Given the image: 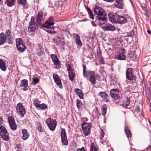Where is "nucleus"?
I'll list each match as a JSON object with an SVG mask.
<instances>
[{
	"instance_id": "2eb2a0df",
	"label": "nucleus",
	"mask_w": 151,
	"mask_h": 151,
	"mask_svg": "<svg viewBox=\"0 0 151 151\" xmlns=\"http://www.w3.org/2000/svg\"><path fill=\"white\" fill-rule=\"evenodd\" d=\"M53 41L58 46L62 47L64 45L65 43L63 39L60 37L58 36L56 38H54L53 39Z\"/></svg>"
},
{
	"instance_id": "79ce46f5",
	"label": "nucleus",
	"mask_w": 151,
	"mask_h": 151,
	"mask_svg": "<svg viewBox=\"0 0 151 151\" xmlns=\"http://www.w3.org/2000/svg\"><path fill=\"white\" fill-rule=\"evenodd\" d=\"M73 35L74 38L75 39L76 41L80 39V36L76 34H73Z\"/></svg>"
},
{
	"instance_id": "9d476101",
	"label": "nucleus",
	"mask_w": 151,
	"mask_h": 151,
	"mask_svg": "<svg viewBox=\"0 0 151 151\" xmlns=\"http://www.w3.org/2000/svg\"><path fill=\"white\" fill-rule=\"evenodd\" d=\"M91 124L89 123L83 122L82 124V129L84 132V134L86 136L90 134L89 131L91 129Z\"/></svg>"
},
{
	"instance_id": "f8f14e48",
	"label": "nucleus",
	"mask_w": 151,
	"mask_h": 151,
	"mask_svg": "<svg viewBox=\"0 0 151 151\" xmlns=\"http://www.w3.org/2000/svg\"><path fill=\"white\" fill-rule=\"evenodd\" d=\"M61 136L63 145H68V140L67 137L66 132L64 128H63L62 129Z\"/></svg>"
},
{
	"instance_id": "0e129e2a",
	"label": "nucleus",
	"mask_w": 151,
	"mask_h": 151,
	"mask_svg": "<svg viewBox=\"0 0 151 151\" xmlns=\"http://www.w3.org/2000/svg\"><path fill=\"white\" fill-rule=\"evenodd\" d=\"M150 107H151V103L150 104Z\"/></svg>"
},
{
	"instance_id": "6e6552de",
	"label": "nucleus",
	"mask_w": 151,
	"mask_h": 151,
	"mask_svg": "<svg viewBox=\"0 0 151 151\" xmlns=\"http://www.w3.org/2000/svg\"><path fill=\"white\" fill-rule=\"evenodd\" d=\"M16 46L19 51L22 52L24 51L26 47L24 45V43L22 40L20 38L16 39Z\"/></svg>"
},
{
	"instance_id": "c756f323",
	"label": "nucleus",
	"mask_w": 151,
	"mask_h": 151,
	"mask_svg": "<svg viewBox=\"0 0 151 151\" xmlns=\"http://www.w3.org/2000/svg\"><path fill=\"white\" fill-rule=\"evenodd\" d=\"M16 0H6L7 5L9 6H11L14 5Z\"/></svg>"
},
{
	"instance_id": "6ab92c4d",
	"label": "nucleus",
	"mask_w": 151,
	"mask_h": 151,
	"mask_svg": "<svg viewBox=\"0 0 151 151\" xmlns=\"http://www.w3.org/2000/svg\"><path fill=\"white\" fill-rule=\"evenodd\" d=\"M28 81L27 80L24 79L22 80L20 86L24 91H26L28 88Z\"/></svg>"
},
{
	"instance_id": "bf43d9fd",
	"label": "nucleus",
	"mask_w": 151,
	"mask_h": 151,
	"mask_svg": "<svg viewBox=\"0 0 151 151\" xmlns=\"http://www.w3.org/2000/svg\"><path fill=\"white\" fill-rule=\"evenodd\" d=\"M147 32L149 34H151V31L150 30H148L147 31Z\"/></svg>"
},
{
	"instance_id": "39448f33",
	"label": "nucleus",
	"mask_w": 151,
	"mask_h": 151,
	"mask_svg": "<svg viewBox=\"0 0 151 151\" xmlns=\"http://www.w3.org/2000/svg\"><path fill=\"white\" fill-rule=\"evenodd\" d=\"M0 135L4 140L6 141L9 140V133L6 128L2 125L0 126Z\"/></svg>"
},
{
	"instance_id": "9b49d317",
	"label": "nucleus",
	"mask_w": 151,
	"mask_h": 151,
	"mask_svg": "<svg viewBox=\"0 0 151 151\" xmlns=\"http://www.w3.org/2000/svg\"><path fill=\"white\" fill-rule=\"evenodd\" d=\"M132 70L130 68H128L126 71V78L129 80L133 81L135 79V76L132 73Z\"/></svg>"
},
{
	"instance_id": "c03bdc74",
	"label": "nucleus",
	"mask_w": 151,
	"mask_h": 151,
	"mask_svg": "<svg viewBox=\"0 0 151 151\" xmlns=\"http://www.w3.org/2000/svg\"><path fill=\"white\" fill-rule=\"evenodd\" d=\"M76 102H77V107L79 109L80 108V106H81V103L80 100L79 99H77L76 100Z\"/></svg>"
},
{
	"instance_id": "aec40b11",
	"label": "nucleus",
	"mask_w": 151,
	"mask_h": 151,
	"mask_svg": "<svg viewBox=\"0 0 151 151\" xmlns=\"http://www.w3.org/2000/svg\"><path fill=\"white\" fill-rule=\"evenodd\" d=\"M53 78L56 85L58 86L60 88H61L62 87L61 82L58 75L56 74H53Z\"/></svg>"
},
{
	"instance_id": "20e7f679",
	"label": "nucleus",
	"mask_w": 151,
	"mask_h": 151,
	"mask_svg": "<svg viewBox=\"0 0 151 151\" xmlns=\"http://www.w3.org/2000/svg\"><path fill=\"white\" fill-rule=\"evenodd\" d=\"M86 77H87L88 80L93 85L96 83V76L94 72L90 70L88 71L86 74Z\"/></svg>"
},
{
	"instance_id": "a211bd4d",
	"label": "nucleus",
	"mask_w": 151,
	"mask_h": 151,
	"mask_svg": "<svg viewBox=\"0 0 151 151\" xmlns=\"http://www.w3.org/2000/svg\"><path fill=\"white\" fill-rule=\"evenodd\" d=\"M51 57L52 59V61L54 63L57 68H59L60 66V64L59 60L57 58V57L55 54H52L51 55Z\"/></svg>"
},
{
	"instance_id": "4d7b16f0",
	"label": "nucleus",
	"mask_w": 151,
	"mask_h": 151,
	"mask_svg": "<svg viewBox=\"0 0 151 151\" xmlns=\"http://www.w3.org/2000/svg\"><path fill=\"white\" fill-rule=\"evenodd\" d=\"M3 121L2 119L1 118H0V125L3 124Z\"/></svg>"
},
{
	"instance_id": "a878e982",
	"label": "nucleus",
	"mask_w": 151,
	"mask_h": 151,
	"mask_svg": "<svg viewBox=\"0 0 151 151\" xmlns=\"http://www.w3.org/2000/svg\"><path fill=\"white\" fill-rule=\"evenodd\" d=\"M0 68L3 71H5L6 70V68L4 61L2 59L0 58Z\"/></svg>"
},
{
	"instance_id": "473e14b6",
	"label": "nucleus",
	"mask_w": 151,
	"mask_h": 151,
	"mask_svg": "<svg viewBox=\"0 0 151 151\" xmlns=\"http://www.w3.org/2000/svg\"><path fill=\"white\" fill-rule=\"evenodd\" d=\"M101 109L102 110V115L103 116L105 115L107 111V107L105 104L103 105Z\"/></svg>"
},
{
	"instance_id": "6e6d98bb",
	"label": "nucleus",
	"mask_w": 151,
	"mask_h": 151,
	"mask_svg": "<svg viewBox=\"0 0 151 151\" xmlns=\"http://www.w3.org/2000/svg\"><path fill=\"white\" fill-rule=\"evenodd\" d=\"M104 133L103 132V131H102V132L101 134V136H100V139H103V138L104 137Z\"/></svg>"
},
{
	"instance_id": "37998d69",
	"label": "nucleus",
	"mask_w": 151,
	"mask_h": 151,
	"mask_svg": "<svg viewBox=\"0 0 151 151\" xmlns=\"http://www.w3.org/2000/svg\"><path fill=\"white\" fill-rule=\"evenodd\" d=\"M18 3L20 4L25 5L27 3L26 0H18Z\"/></svg>"
},
{
	"instance_id": "09e8293b",
	"label": "nucleus",
	"mask_w": 151,
	"mask_h": 151,
	"mask_svg": "<svg viewBox=\"0 0 151 151\" xmlns=\"http://www.w3.org/2000/svg\"><path fill=\"white\" fill-rule=\"evenodd\" d=\"M83 75L84 77H86V74L85 72L86 71V67L85 65H83Z\"/></svg>"
},
{
	"instance_id": "ddd939ff",
	"label": "nucleus",
	"mask_w": 151,
	"mask_h": 151,
	"mask_svg": "<svg viewBox=\"0 0 151 151\" xmlns=\"http://www.w3.org/2000/svg\"><path fill=\"white\" fill-rule=\"evenodd\" d=\"M125 50V49L123 48L119 50L118 52L116 55V57L118 59L124 60L125 59L126 53Z\"/></svg>"
},
{
	"instance_id": "b1692460",
	"label": "nucleus",
	"mask_w": 151,
	"mask_h": 151,
	"mask_svg": "<svg viewBox=\"0 0 151 151\" xmlns=\"http://www.w3.org/2000/svg\"><path fill=\"white\" fill-rule=\"evenodd\" d=\"M36 25H33L32 24H29V27L28 29V31L34 32L38 27Z\"/></svg>"
},
{
	"instance_id": "72a5a7b5",
	"label": "nucleus",
	"mask_w": 151,
	"mask_h": 151,
	"mask_svg": "<svg viewBox=\"0 0 151 151\" xmlns=\"http://www.w3.org/2000/svg\"><path fill=\"white\" fill-rule=\"evenodd\" d=\"M37 128L38 130L40 132H43L44 131V129L42 127L41 124L39 123H37Z\"/></svg>"
},
{
	"instance_id": "69168bd1",
	"label": "nucleus",
	"mask_w": 151,
	"mask_h": 151,
	"mask_svg": "<svg viewBox=\"0 0 151 151\" xmlns=\"http://www.w3.org/2000/svg\"><path fill=\"white\" fill-rule=\"evenodd\" d=\"M2 0H0V3L1 2Z\"/></svg>"
},
{
	"instance_id": "cd10ccee",
	"label": "nucleus",
	"mask_w": 151,
	"mask_h": 151,
	"mask_svg": "<svg viewBox=\"0 0 151 151\" xmlns=\"http://www.w3.org/2000/svg\"><path fill=\"white\" fill-rule=\"evenodd\" d=\"M130 103V99L128 98H126L123 102V106L127 107L128 106Z\"/></svg>"
},
{
	"instance_id": "1a4fd4ad",
	"label": "nucleus",
	"mask_w": 151,
	"mask_h": 151,
	"mask_svg": "<svg viewBox=\"0 0 151 151\" xmlns=\"http://www.w3.org/2000/svg\"><path fill=\"white\" fill-rule=\"evenodd\" d=\"M16 109L17 112L18 114L20 115L22 117L24 116L25 113V109L21 103H19L17 104Z\"/></svg>"
},
{
	"instance_id": "7c9ffc66",
	"label": "nucleus",
	"mask_w": 151,
	"mask_h": 151,
	"mask_svg": "<svg viewBox=\"0 0 151 151\" xmlns=\"http://www.w3.org/2000/svg\"><path fill=\"white\" fill-rule=\"evenodd\" d=\"M69 76L70 79L71 81L73 80L75 76V73L74 71L69 72Z\"/></svg>"
},
{
	"instance_id": "dca6fc26",
	"label": "nucleus",
	"mask_w": 151,
	"mask_h": 151,
	"mask_svg": "<svg viewBox=\"0 0 151 151\" xmlns=\"http://www.w3.org/2000/svg\"><path fill=\"white\" fill-rule=\"evenodd\" d=\"M101 26L102 28L105 30L114 31L115 30L114 26L109 23L103 24Z\"/></svg>"
},
{
	"instance_id": "412c9836",
	"label": "nucleus",
	"mask_w": 151,
	"mask_h": 151,
	"mask_svg": "<svg viewBox=\"0 0 151 151\" xmlns=\"http://www.w3.org/2000/svg\"><path fill=\"white\" fill-rule=\"evenodd\" d=\"M99 96L103 99L104 101L106 102H108V95L105 92H100L99 93Z\"/></svg>"
},
{
	"instance_id": "4468645a",
	"label": "nucleus",
	"mask_w": 151,
	"mask_h": 151,
	"mask_svg": "<svg viewBox=\"0 0 151 151\" xmlns=\"http://www.w3.org/2000/svg\"><path fill=\"white\" fill-rule=\"evenodd\" d=\"M8 121L11 129L12 130H16L17 126L15 123L14 118L12 116H9L8 118Z\"/></svg>"
},
{
	"instance_id": "e433bc0d",
	"label": "nucleus",
	"mask_w": 151,
	"mask_h": 151,
	"mask_svg": "<svg viewBox=\"0 0 151 151\" xmlns=\"http://www.w3.org/2000/svg\"><path fill=\"white\" fill-rule=\"evenodd\" d=\"M142 11L143 12V13L146 15H148V10L147 9L146 7H142Z\"/></svg>"
},
{
	"instance_id": "5701e85b",
	"label": "nucleus",
	"mask_w": 151,
	"mask_h": 151,
	"mask_svg": "<svg viewBox=\"0 0 151 151\" xmlns=\"http://www.w3.org/2000/svg\"><path fill=\"white\" fill-rule=\"evenodd\" d=\"M23 134L22 139L24 140H26L29 137V134L27 130L23 129L22 130Z\"/></svg>"
},
{
	"instance_id": "7ed1b4c3",
	"label": "nucleus",
	"mask_w": 151,
	"mask_h": 151,
	"mask_svg": "<svg viewBox=\"0 0 151 151\" xmlns=\"http://www.w3.org/2000/svg\"><path fill=\"white\" fill-rule=\"evenodd\" d=\"M42 12L40 11L38 12L37 15L36 19L35 24L36 26L40 28L44 27L43 25L44 24H42V22L44 21V19L43 18Z\"/></svg>"
},
{
	"instance_id": "a19ab883",
	"label": "nucleus",
	"mask_w": 151,
	"mask_h": 151,
	"mask_svg": "<svg viewBox=\"0 0 151 151\" xmlns=\"http://www.w3.org/2000/svg\"><path fill=\"white\" fill-rule=\"evenodd\" d=\"M73 35L74 38L75 39L76 41L80 39V36L76 34H73Z\"/></svg>"
},
{
	"instance_id": "8fccbe9b",
	"label": "nucleus",
	"mask_w": 151,
	"mask_h": 151,
	"mask_svg": "<svg viewBox=\"0 0 151 151\" xmlns=\"http://www.w3.org/2000/svg\"><path fill=\"white\" fill-rule=\"evenodd\" d=\"M67 70L69 72L73 71L69 64H68V65Z\"/></svg>"
},
{
	"instance_id": "f257e3e1",
	"label": "nucleus",
	"mask_w": 151,
	"mask_h": 151,
	"mask_svg": "<svg viewBox=\"0 0 151 151\" xmlns=\"http://www.w3.org/2000/svg\"><path fill=\"white\" fill-rule=\"evenodd\" d=\"M108 17L110 21L112 22L122 24L127 22V19L124 17L116 14H114L113 13L109 12Z\"/></svg>"
},
{
	"instance_id": "5fc2aeb1",
	"label": "nucleus",
	"mask_w": 151,
	"mask_h": 151,
	"mask_svg": "<svg viewBox=\"0 0 151 151\" xmlns=\"http://www.w3.org/2000/svg\"><path fill=\"white\" fill-rule=\"evenodd\" d=\"M77 151H86L84 147H82L81 148L78 149Z\"/></svg>"
},
{
	"instance_id": "864d4df0",
	"label": "nucleus",
	"mask_w": 151,
	"mask_h": 151,
	"mask_svg": "<svg viewBox=\"0 0 151 151\" xmlns=\"http://www.w3.org/2000/svg\"><path fill=\"white\" fill-rule=\"evenodd\" d=\"M47 32L51 34H53L54 33H55V32L54 30H48L47 31Z\"/></svg>"
},
{
	"instance_id": "f3484780",
	"label": "nucleus",
	"mask_w": 151,
	"mask_h": 151,
	"mask_svg": "<svg viewBox=\"0 0 151 151\" xmlns=\"http://www.w3.org/2000/svg\"><path fill=\"white\" fill-rule=\"evenodd\" d=\"M53 20V17H50L48 20L43 25L44 28L49 29L51 27V26H53L54 23L52 21Z\"/></svg>"
},
{
	"instance_id": "423d86ee",
	"label": "nucleus",
	"mask_w": 151,
	"mask_h": 151,
	"mask_svg": "<svg viewBox=\"0 0 151 151\" xmlns=\"http://www.w3.org/2000/svg\"><path fill=\"white\" fill-rule=\"evenodd\" d=\"M46 122L50 130L53 131L56 126V121L55 119L49 118L46 120Z\"/></svg>"
},
{
	"instance_id": "13d9d810",
	"label": "nucleus",
	"mask_w": 151,
	"mask_h": 151,
	"mask_svg": "<svg viewBox=\"0 0 151 151\" xmlns=\"http://www.w3.org/2000/svg\"><path fill=\"white\" fill-rule=\"evenodd\" d=\"M104 1H106L109 2H113L114 1V0H103Z\"/></svg>"
},
{
	"instance_id": "a18cd8bd",
	"label": "nucleus",
	"mask_w": 151,
	"mask_h": 151,
	"mask_svg": "<svg viewBox=\"0 0 151 151\" xmlns=\"http://www.w3.org/2000/svg\"><path fill=\"white\" fill-rule=\"evenodd\" d=\"M134 35V32L133 30L131 31L127 35L129 37H132Z\"/></svg>"
},
{
	"instance_id": "4be33fe9",
	"label": "nucleus",
	"mask_w": 151,
	"mask_h": 151,
	"mask_svg": "<svg viewBox=\"0 0 151 151\" xmlns=\"http://www.w3.org/2000/svg\"><path fill=\"white\" fill-rule=\"evenodd\" d=\"M6 40V37L4 33L0 34V45L4 44Z\"/></svg>"
},
{
	"instance_id": "3c124183",
	"label": "nucleus",
	"mask_w": 151,
	"mask_h": 151,
	"mask_svg": "<svg viewBox=\"0 0 151 151\" xmlns=\"http://www.w3.org/2000/svg\"><path fill=\"white\" fill-rule=\"evenodd\" d=\"M130 90V86H128L127 87L124 88V91L125 92L129 91Z\"/></svg>"
},
{
	"instance_id": "393cba45",
	"label": "nucleus",
	"mask_w": 151,
	"mask_h": 151,
	"mask_svg": "<svg viewBox=\"0 0 151 151\" xmlns=\"http://www.w3.org/2000/svg\"><path fill=\"white\" fill-rule=\"evenodd\" d=\"M124 131L128 139L129 140H130L132 134L126 126H125Z\"/></svg>"
},
{
	"instance_id": "052dcab7",
	"label": "nucleus",
	"mask_w": 151,
	"mask_h": 151,
	"mask_svg": "<svg viewBox=\"0 0 151 151\" xmlns=\"http://www.w3.org/2000/svg\"><path fill=\"white\" fill-rule=\"evenodd\" d=\"M55 27H51L49 29H55Z\"/></svg>"
},
{
	"instance_id": "bb28decb",
	"label": "nucleus",
	"mask_w": 151,
	"mask_h": 151,
	"mask_svg": "<svg viewBox=\"0 0 151 151\" xmlns=\"http://www.w3.org/2000/svg\"><path fill=\"white\" fill-rule=\"evenodd\" d=\"M74 90L75 92L77 94V95L79 96L80 99L83 98V95L81 90L78 88H76Z\"/></svg>"
},
{
	"instance_id": "58836bf2",
	"label": "nucleus",
	"mask_w": 151,
	"mask_h": 151,
	"mask_svg": "<svg viewBox=\"0 0 151 151\" xmlns=\"http://www.w3.org/2000/svg\"><path fill=\"white\" fill-rule=\"evenodd\" d=\"M34 105L37 107L38 108L40 105L39 101L37 99H35L34 101Z\"/></svg>"
},
{
	"instance_id": "e2e57ef3",
	"label": "nucleus",
	"mask_w": 151,
	"mask_h": 151,
	"mask_svg": "<svg viewBox=\"0 0 151 151\" xmlns=\"http://www.w3.org/2000/svg\"><path fill=\"white\" fill-rule=\"evenodd\" d=\"M92 24H93V25H94V26H95V25L94 24H93V22H92Z\"/></svg>"
},
{
	"instance_id": "f704fd0d",
	"label": "nucleus",
	"mask_w": 151,
	"mask_h": 151,
	"mask_svg": "<svg viewBox=\"0 0 151 151\" xmlns=\"http://www.w3.org/2000/svg\"><path fill=\"white\" fill-rule=\"evenodd\" d=\"M47 106L46 104H40L38 108L40 109L44 110L47 109Z\"/></svg>"
},
{
	"instance_id": "2f4dec72",
	"label": "nucleus",
	"mask_w": 151,
	"mask_h": 151,
	"mask_svg": "<svg viewBox=\"0 0 151 151\" xmlns=\"http://www.w3.org/2000/svg\"><path fill=\"white\" fill-rule=\"evenodd\" d=\"M86 9L88 12L89 17L93 20L94 19V18L93 16V13L91 10L90 9H89L88 7H87L86 8Z\"/></svg>"
},
{
	"instance_id": "f03ea898",
	"label": "nucleus",
	"mask_w": 151,
	"mask_h": 151,
	"mask_svg": "<svg viewBox=\"0 0 151 151\" xmlns=\"http://www.w3.org/2000/svg\"><path fill=\"white\" fill-rule=\"evenodd\" d=\"M94 12L97 15V18L98 19L101 21L107 20V18L106 17V14L104 9L99 6H96L94 9Z\"/></svg>"
},
{
	"instance_id": "0eeeda50",
	"label": "nucleus",
	"mask_w": 151,
	"mask_h": 151,
	"mask_svg": "<svg viewBox=\"0 0 151 151\" xmlns=\"http://www.w3.org/2000/svg\"><path fill=\"white\" fill-rule=\"evenodd\" d=\"M110 96L111 97L115 100H117L120 98L121 93L117 89H112L110 91Z\"/></svg>"
},
{
	"instance_id": "de8ad7c7",
	"label": "nucleus",
	"mask_w": 151,
	"mask_h": 151,
	"mask_svg": "<svg viewBox=\"0 0 151 151\" xmlns=\"http://www.w3.org/2000/svg\"><path fill=\"white\" fill-rule=\"evenodd\" d=\"M76 44L79 46L81 47L82 45V43L80 39L76 41Z\"/></svg>"
},
{
	"instance_id": "49530a36",
	"label": "nucleus",
	"mask_w": 151,
	"mask_h": 151,
	"mask_svg": "<svg viewBox=\"0 0 151 151\" xmlns=\"http://www.w3.org/2000/svg\"><path fill=\"white\" fill-rule=\"evenodd\" d=\"M39 81V79L37 78H35L33 79L32 83L34 84H36Z\"/></svg>"
},
{
	"instance_id": "4c0bfd02",
	"label": "nucleus",
	"mask_w": 151,
	"mask_h": 151,
	"mask_svg": "<svg viewBox=\"0 0 151 151\" xmlns=\"http://www.w3.org/2000/svg\"><path fill=\"white\" fill-rule=\"evenodd\" d=\"M116 1L117 3L119 5L120 8L122 9V0H115Z\"/></svg>"
},
{
	"instance_id": "ea45409f",
	"label": "nucleus",
	"mask_w": 151,
	"mask_h": 151,
	"mask_svg": "<svg viewBox=\"0 0 151 151\" xmlns=\"http://www.w3.org/2000/svg\"><path fill=\"white\" fill-rule=\"evenodd\" d=\"M35 17L33 16H32L31 17V20L29 23V24H32L33 25H35Z\"/></svg>"
},
{
	"instance_id": "680f3d73",
	"label": "nucleus",
	"mask_w": 151,
	"mask_h": 151,
	"mask_svg": "<svg viewBox=\"0 0 151 151\" xmlns=\"http://www.w3.org/2000/svg\"><path fill=\"white\" fill-rule=\"evenodd\" d=\"M149 122L150 124V125H151V123H150V120H149Z\"/></svg>"
},
{
	"instance_id": "338daca9",
	"label": "nucleus",
	"mask_w": 151,
	"mask_h": 151,
	"mask_svg": "<svg viewBox=\"0 0 151 151\" xmlns=\"http://www.w3.org/2000/svg\"><path fill=\"white\" fill-rule=\"evenodd\" d=\"M18 151H19V150H18Z\"/></svg>"
},
{
	"instance_id": "c85d7f7f",
	"label": "nucleus",
	"mask_w": 151,
	"mask_h": 151,
	"mask_svg": "<svg viewBox=\"0 0 151 151\" xmlns=\"http://www.w3.org/2000/svg\"><path fill=\"white\" fill-rule=\"evenodd\" d=\"M11 31L9 29L7 30L6 32V35H5L7 37L8 39L10 41H12L13 38L11 36Z\"/></svg>"
},
{
	"instance_id": "c9c22d12",
	"label": "nucleus",
	"mask_w": 151,
	"mask_h": 151,
	"mask_svg": "<svg viewBox=\"0 0 151 151\" xmlns=\"http://www.w3.org/2000/svg\"><path fill=\"white\" fill-rule=\"evenodd\" d=\"M91 151H97V150L94 144L92 143L91 146Z\"/></svg>"
},
{
	"instance_id": "603ef678",
	"label": "nucleus",
	"mask_w": 151,
	"mask_h": 151,
	"mask_svg": "<svg viewBox=\"0 0 151 151\" xmlns=\"http://www.w3.org/2000/svg\"><path fill=\"white\" fill-rule=\"evenodd\" d=\"M136 110L138 112H141L142 111V109H140L139 108V106H137L136 107Z\"/></svg>"
}]
</instances>
